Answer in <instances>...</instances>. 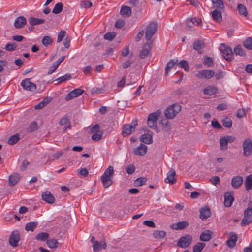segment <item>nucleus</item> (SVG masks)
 <instances>
[{
  "instance_id": "7",
  "label": "nucleus",
  "mask_w": 252,
  "mask_h": 252,
  "mask_svg": "<svg viewBox=\"0 0 252 252\" xmlns=\"http://www.w3.org/2000/svg\"><path fill=\"white\" fill-rule=\"evenodd\" d=\"M137 125V121H132L130 124L124 125L123 126L122 135L124 136L130 135L132 131L135 130Z\"/></svg>"
},
{
  "instance_id": "11",
  "label": "nucleus",
  "mask_w": 252,
  "mask_h": 252,
  "mask_svg": "<svg viewBox=\"0 0 252 252\" xmlns=\"http://www.w3.org/2000/svg\"><path fill=\"white\" fill-rule=\"evenodd\" d=\"M243 154L248 156L252 153V141L250 139H245L242 144Z\"/></svg>"
},
{
  "instance_id": "20",
  "label": "nucleus",
  "mask_w": 252,
  "mask_h": 252,
  "mask_svg": "<svg viewBox=\"0 0 252 252\" xmlns=\"http://www.w3.org/2000/svg\"><path fill=\"white\" fill-rule=\"evenodd\" d=\"M203 94L207 95H213L218 92L217 87L213 85H209L203 89Z\"/></svg>"
},
{
  "instance_id": "63",
  "label": "nucleus",
  "mask_w": 252,
  "mask_h": 252,
  "mask_svg": "<svg viewBox=\"0 0 252 252\" xmlns=\"http://www.w3.org/2000/svg\"><path fill=\"white\" fill-rule=\"evenodd\" d=\"M238 118H241L246 116V112L244 109H239L236 114Z\"/></svg>"
},
{
  "instance_id": "15",
  "label": "nucleus",
  "mask_w": 252,
  "mask_h": 252,
  "mask_svg": "<svg viewBox=\"0 0 252 252\" xmlns=\"http://www.w3.org/2000/svg\"><path fill=\"white\" fill-rule=\"evenodd\" d=\"M152 43L151 41L149 42L148 43H146L144 45V46L139 54V56L141 58L144 59L148 56V55L150 53V50L152 48Z\"/></svg>"
},
{
  "instance_id": "14",
  "label": "nucleus",
  "mask_w": 252,
  "mask_h": 252,
  "mask_svg": "<svg viewBox=\"0 0 252 252\" xmlns=\"http://www.w3.org/2000/svg\"><path fill=\"white\" fill-rule=\"evenodd\" d=\"M83 92L84 91L80 88L74 89L67 94L65 97V100L69 101L74 98L78 97L80 96Z\"/></svg>"
},
{
  "instance_id": "22",
  "label": "nucleus",
  "mask_w": 252,
  "mask_h": 252,
  "mask_svg": "<svg viewBox=\"0 0 252 252\" xmlns=\"http://www.w3.org/2000/svg\"><path fill=\"white\" fill-rule=\"evenodd\" d=\"M178 61V60L177 59H173L170 60L167 63L165 71V74H166V75H167L168 72L171 68H174L175 70L176 69V68L177 67Z\"/></svg>"
},
{
  "instance_id": "32",
  "label": "nucleus",
  "mask_w": 252,
  "mask_h": 252,
  "mask_svg": "<svg viewBox=\"0 0 252 252\" xmlns=\"http://www.w3.org/2000/svg\"><path fill=\"white\" fill-rule=\"evenodd\" d=\"M193 49L198 51V53L201 54L202 49L205 47V44L203 41L197 40L193 43Z\"/></svg>"
},
{
  "instance_id": "9",
  "label": "nucleus",
  "mask_w": 252,
  "mask_h": 252,
  "mask_svg": "<svg viewBox=\"0 0 252 252\" xmlns=\"http://www.w3.org/2000/svg\"><path fill=\"white\" fill-rule=\"evenodd\" d=\"M30 78H26L22 81L21 83V85L22 88L26 91H34L36 88V85L30 81Z\"/></svg>"
},
{
  "instance_id": "12",
  "label": "nucleus",
  "mask_w": 252,
  "mask_h": 252,
  "mask_svg": "<svg viewBox=\"0 0 252 252\" xmlns=\"http://www.w3.org/2000/svg\"><path fill=\"white\" fill-rule=\"evenodd\" d=\"M191 236L187 235L180 238L178 241V246L181 248H187L191 244Z\"/></svg>"
},
{
  "instance_id": "23",
  "label": "nucleus",
  "mask_w": 252,
  "mask_h": 252,
  "mask_svg": "<svg viewBox=\"0 0 252 252\" xmlns=\"http://www.w3.org/2000/svg\"><path fill=\"white\" fill-rule=\"evenodd\" d=\"M26 22V18L24 16H21L15 19L14 25L16 28L20 29L25 26Z\"/></svg>"
},
{
  "instance_id": "55",
  "label": "nucleus",
  "mask_w": 252,
  "mask_h": 252,
  "mask_svg": "<svg viewBox=\"0 0 252 252\" xmlns=\"http://www.w3.org/2000/svg\"><path fill=\"white\" fill-rule=\"evenodd\" d=\"M52 42V39L48 36H45L44 37L42 40V43L45 46H48L49 45H51Z\"/></svg>"
},
{
  "instance_id": "54",
  "label": "nucleus",
  "mask_w": 252,
  "mask_h": 252,
  "mask_svg": "<svg viewBox=\"0 0 252 252\" xmlns=\"http://www.w3.org/2000/svg\"><path fill=\"white\" fill-rule=\"evenodd\" d=\"M245 47L249 50H252V37H248L243 43Z\"/></svg>"
},
{
  "instance_id": "2",
  "label": "nucleus",
  "mask_w": 252,
  "mask_h": 252,
  "mask_svg": "<svg viewBox=\"0 0 252 252\" xmlns=\"http://www.w3.org/2000/svg\"><path fill=\"white\" fill-rule=\"evenodd\" d=\"M248 208L244 213V217L242 219L241 225L242 226H246L252 222V202L249 201Z\"/></svg>"
},
{
  "instance_id": "53",
  "label": "nucleus",
  "mask_w": 252,
  "mask_h": 252,
  "mask_svg": "<svg viewBox=\"0 0 252 252\" xmlns=\"http://www.w3.org/2000/svg\"><path fill=\"white\" fill-rule=\"evenodd\" d=\"M203 64L209 67L213 65V61L212 59L209 57H205L203 61Z\"/></svg>"
},
{
  "instance_id": "42",
  "label": "nucleus",
  "mask_w": 252,
  "mask_h": 252,
  "mask_svg": "<svg viewBox=\"0 0 252 252\" xmlns=\"http://www.w3.org/2000/svg\"><path fill=\"white\" fill-rule=\"evenodd\" d=\"M51 98H46L35 106V109H40L51 101Z\"/></svg>"
},
{
  "instance_id": "6",
  "label": "nucleus",
  "mask_w": 252,
  "mask_h": 252,
  "mask_svg": "<svg viewBox=\"0 0 252 252\" xmlns=\"http://www.w3.org/2000/svg\"><path fill=\"white\" fill-rule=\"evenodd\" d=\"M158 24L155 22H151L147 26L145 33V37L148 41H150L156 32Z\"/></svg>"
},
{
  "instance_id": "61",
  "label": "nucleus",
  "mask_w": 252,
  "mask_h": 252,
  "mask_svg": "<svg viewBox=\"0 0 252 252\" xmlns=\"http://www.w3.org/2000/svg\"><path fill=\"white\" fill-rule=\"evenodd\" d=\"M211 124L214 128L220 129L222 128L221 125L215 119L212 121Z\"/></svg>"
},
{
  "instance_id": "3",
  "label": "nucleus",
  "mask_w": 252,
  "mask_h": 252,
  "mask_svg": "<svg viewBox=\"0 0 252 252\" xmlns=\"http://www.w3.org/2000/svg\"><path fill=\"white\" fill-rule=\"evenodd\" d=\"M160 114V110H158L149 115L147 119V124L150 128L153 129H157V120L159 118Z\"/></svg>"
},
{
  "instance_id": "56",
  "label": "nucleus",
  "mask_w": 252,
  "mask_h": 252,
  "mask_svg": "<svg viewBox=\"0 0 252 252\" xmlns=\"http://www.w3.org/2000/svg\"><path fill=\"white\" fill-rule=\"evenodd\" d=\"M105 90L103 88L94 87L91 91L92 94H100L104 92Z\"/></svg>"
},
{
  "instance_id": "64",
  "label": "nucleus",
  "mask_w": 252,
  "mask_h": 252,
  "mask_svg": "<svg viewBox=\"0 0 252 252\" xmlns=\"http://www.w3.org/2000/svg\"><path fill=\"white\" fill-rule=\"evenodd\" d=\"M81 7L85 8H88L92 6V3L89 1H83L81 3Z\"/></svg>"
},
{
  "instance_id": "48",
  "label": "nucleus",
  "mask_w": 252,
  "mask_h": 252,
  "mask_svg": "<svg viewBox=\"0 0 252 252\" xmlns=\"http://www.w3.org/2000/svg\"><path fill=\"white\" fill-rule=\"evenodd\" d=\"M19 140V135L18 134H14L11 136L8 140V143L12 145L16 144Z\"/></svg>"
},
{
  "instance_id": "38",
  "label": "nucleus",
  "mask_w": 252,
  "mask_h": 252,
  "mask_svg": "<svg viewBox=\"0 0 252 252\" xmlns=\"http://www.w3.org/2000/svg\"><path fill=\"white\" fill-rule=\"evenodd\" d=\"M49 237V235L48 233L47 232H41L38 233L35 239L40 241H46L48 240V239Z\"/></svg>"
},
{
  "instance_id": "52",
  "label": "nucleus",
  "mask_w": 252,
  "mask_h": 252,
  "mask_svg": "<svg viewBox=\"0 0 252 252\" xmlns=\"http://www.w3.org/2000/svg\"><path fill=\"white\" fill-rule=\"evenodd\" d=\"M223 126L227 128H230L232 126V122L229 117H225L222 121Z\"/></svg>"
},
{
  "instance_id": "58",
  "label": "nucleus",
  "mask_w": 252,
  "mask_h": 252,
  "mask_svg": "<svg viewBox=\"0 0 252 252\" xmlns=\"http://www.w3.org/2000/svg\"><path fill=\"white\" fill-rule=\"evenodd\" d=\"M66 34V32L64 30H61L58 34V38L57 40V42L58 43L61 42Z\"/></svg>"
},
{
  "instance_id": "33",
  "label": "nucleus",
  "mask_w": 252,
  "mask_h": 252,
  "mask_svg": "<svg viewBox=\"0 0 252 252\" xmlns=\"http://www.w3.org/2000/svg\"><path fill=\"white\" fill-rule=\"evenodd\" d=\"M213 7L215 9L223 10L224 8V5L222 0H212Z\"/></svg>"
},
{
  "instance_id": "41",
  "label": "nucleus",
  "mask_w": 252,
  "mask_h": 252,
  "mask_svg": "<svg viewBox=\"0 0 252 252\" xmlns=\"http://www.w3.org/2000/svg\"><path fill=\"white\" fill-rule=\"evenodd\" d=\"M166 234V232L162 230H155L153 233V237L156 239L163 238Z\"/></svg>"
},
{
  "instance_id": "24",
  "label": "nucleus",
  "mask_w": 252,
  "mask_h": 252,
  "mask_svg": "<svg viewBox=\"0 0 252 252\" xmlns=\"http://www.w3.org/2000/svg\"><path fill=\"white\" fill-rule=\"evenodd\" d=\"M224 204L225 206L229 207L232 205L234 201V197L233 195L230 192H226L224 195Z\"/></svg>"
},
{
  "instance_id": "46",
  "label": "nucleus",
  "mask_w": 252,
  "mask_h": 252,
  "mask_svg": "<svg viewBox=\"0 0 252 252\" xmlns=\"http://www.w3.org/2000/svg\"><path fill=\"white\" fill-rule=\"evenodd\" d=\"M234 53L236 55H239L243 57L245 56L246 55L245 52L243 49L241 45H238L234 49Z\"/></svg>"
},
{
  "instance_id": "17",
  "label": "nucleus",
  "mask_w": 252,
  "mask_h": 252,
  "mask_svg": "<svg viewBox=\"0 0 252 252\" xmlns=\"http://www.w3.org/2000/svg\"><path fill=\"white\" fill-rule=\"evenodd\" d=\"M152 136L153 132L151 131H148L147 133H144L141 136L140 140L146 144H150L153 142Z\"/></svg>"
},
{
  "instance_id": "44",
  "label": "nucleus",
  "mask_w": 252,
  "mask_h": 252,
  "mask_svg": "<svg viewBox=\"0 0 252 252\" xmlns=\"http://www.w3.org/2000/svg\"><path fill=\"white\" fill-rule=\"evenodd\" d=\"M63 9V4L61 2L57 3L55 4L52 13L55 14H58L61 12Z\"/></svg>"
},
{
  "instance_id": "10",
  "label": "nucleus",
  "mask_w": 252,
  "mask_h": 252,
  "mask_svg": "<svg viewBox=\"0 0 252 252\" xmlns=\"http://www.w3.org/2000/svg\"><path fill=\"white\" fill-rule=\"evenodd\" d=\"M215 75V72L212 70H202L195 74V77L199 79H211Z\"/></svg>"
},
{
  "instance_id": "36",
  "label": "nucleus",
  "mask_w": 252,
  "mask_h": 252,
  "mask_svg": "<svg viewBox=\"0 0 252 252\" xmlns=\"http://www.w3.org/2000/svg\"><path fill=\"white\" fill-rule=\"evenodd\" d=\"M45 20L43 19H39L31 17L29 18V22L32 26H35L37 25L41 24L44 23Z\"/></svg>"
},
{
  "instance_id": "18",
  "label": "nucleus",
  "mask_w": 252,
  "mask_h": 252,
  "mask_svg": "<svg viewBox=\"0 0 252 252\" xmlns=\"http://www.w3.org/2000/svg\"><path fill=\"white\" fill-rule=\"evenodd\" d=\"M230 238L226 241L227 246L230 248H233L237 241V236L236 233L231 232L229 234Z\"/></svg>"
},
{
  "instance_id": "47",
  "label": "nucleus",
  "mask_w": 252,
  "mask_h": 252,
  "mask_svg": "<svg viewBox=\"0 0 252 252\" xmlns=\"http://www.w3.org/2000/svg\"><path fill=\"white\" fill-rule=\"evenodd\" d=\"M71 78V75L70 74H66L64 75L61 76L55 80L54 81L57 82V84H59L61 82L69 80Z\"/></svg>"
},
{
  "instance_id": "35",
  "label": "nucleus",
  "mask_w": 252,
  "mask_h": 252,
  "mask_svg": "<svg viewBox=\"0 0 252 252\" xmlns=\"http://www.w3.org/2000/svg\"><path fill=\"white\" fill-rule=\"evenodd\" d=\"M131 9L127 6H123L121 7L120 14L125 17H129L131 15Z\"/></svg>"
},
{
  "instance_id": "45",
  "label": "nucleus",
  "mask_w": 252,
  "mask_h": 252,
  "mask_svg": "<svg viewBox=\"0 0 252 252\" xmlns=\"http://www.w3.org/2000/svg\"><path fill=\"white\" fill-rule=\"evenodd\" d=\"M228 143L225 136L221 137L220 140V149L222 150H226L228 147Z\"/></svg>"
},
{
  "instance_id": "37",
  "label": "nucleus",
  "mask_w": 252,
  "mask_h": 252,
  "mask_svg": "<svg viewBox=\"0 0 252 252\" xmlns=\"http://www.w3.org/2000/svg\"><path fill=\"white\" fill-rule=\"evenodd\" d=\"M245 189L249 191L252 189V175H249L247 176L245 182Z\"/></svg>"
},
{
  "instance_id": "59",
  "label": "nucleus",
  "mask_w": 252,
  "mask_h": 252,
  "mask_svg": "<svg viewBox=\"0 0 252 252\" xmlns=\"http://www.w3.org/2000/svg\"><path fill=\"white\" fill-rule=\"evenodd\" d=\"M16 44L15 43H8L5 46V49L8 51H13L15 50Z\"/></svg>"
},
{
  "instance_id": "16",
  "label": "nucleus",
  "mask_w": 252,
  "mask_h": 252,
  "mask_svg": "<svg viewBox=\"0 0 252 252\" xmlns=\"http://www.w3.org/2000/svg\"><path fill=\"white\" fill-rule=\"evenodd\" d=\"M176 175L175 171L171 168L167 174V177L164 179V181L166 183L174 184L176 182L175 178Z\"/></svg>"
},
{
  "instance_id": "28",
  "label": "nucleus",
  "mask_w": 252,
  "mask_h": 252,
  "mask_svg": "<svg viewBox=\"0 0 252 252\" xmlns=\"http://www.w3.org/2000/svg\"><path fill=\"white\" fill-rule=\"evenodd\" d=\"M20 179V176L17 173H13L9 176L8 179V185L10 186L15 185Z\"/></svg>"
},
{
  "instance_id": "34",
  "label": "nucleus",
  "mask_w": 252,
  "mask_h": 252,
  "mask_svg": "<svg viewBox=\"0 0 252 252\" xmlns=\"http://www.w3.org/2000/svg\"><path fill=\"white\" fill-rule=\"evenodd\" d=\"M167 119H168L166 118V119L163 118L159 122V124L161 126L162 128L166 132H168L170 130V125L169 124V121Z\"/></svg>"
},
{
  "instance_id": "40",
  "label": "nucleus",
  "mask_w": 252,
  "mask_h": 252,
  "mask_svg": "<svg viewBox=\"0 0 252 252\" xmlns=\"http://www.w3.org/2000/svg\"><path fill=\"white\" fill-rule=\"evenodd\" d=\"M37 225V222H30L27 223L25 227V229L27 231H33Z\"/></svg>"
},
{
  "instance_id": "57",
  "label": "nucleus",
  "mask_w": 252,
  "mask_h": 252,
  "mask_svg": "<svg viewBox=\"0 0 252 252\" xmlns=\"http://www.w3.org/2000/svg\"><path fill=\"white\" fill-rule=\"evenodd\" d=\"M210 181L213 185L216 186L220 185V178L218 176H215L213 177L211 179H210Z\"/></svg>"
},
{
  "instance_id": "51",
  "label": "nucleus",
  "mask_w": 252,
  "mask_h": 252,
  "mask_svg": "<svg viewBox=\"0 0 252 252\" xmlns=\"http://www.w3.org/2000/svg\"><path fill=\"white\" fill-rule=\"evenodd\" d=\"M47 244L50 248H55L57 247L58 242L56 239H51L47 240Z\"/></svg>"
},
{
  "instance_id": "29",
  "label": "nucleus",
  "mask_w": 252,
  "mask_h": 252,
  "mask_svg": "<svg viewBox=\"0 0 252 252\" xmlns=\"http://www.w3.org/2000/svg\"><path fill=\"white\" fill-rule=\"evenodd\" d=\"M221 10L220 9H215L212 12V16L214 20L216 22H220L222 20Z\"/></svg>"
},
{
  "instance_id": "1",
  "label": "nucleus",
  "mask_w": 252,
  "mask_h": 252,
  "mask_svg": "<svg viewBox=\"0 0 252 252\" xmlns=\"http://www.w3.org/2000/svg\"><path fill=\"white\" fill-rule=\"evenodd\" d=\"M113 175L114 168L112 166H109L104 171L101 177L103 185L105 188H108L112 184Z\"/></svg>"
},
{
  "instance_id": "13",
  "label": "nucleus",
  "mask_w": 252,
  "mask_h": 252,
  "mask_svg": "<svg viewBox=\"0 0 252 252\" xmlns=\"http://www.w3.org/2000/svg\"><path fill=\"white\" fill-rule=\"evenodd\" d=\"M20 239V234L18 231H14L9 238V243L10 246L15 247L18 245Z\"/></svg>"
},
{
  "instance_id": "30",
  "label": "nucleus",
  "mask_w": 252,
  "mask_h": 252,
  "mask_svg": "<svg viewBox=\"0 0 252 252\" xmlns=\"http://www.w3.org/2000/svg\"><path fill=\"white\" fill-rule=\"evenodd\" d=\"M211 212L208 208H203L200 210V218L202 220H205L210 217Z\"/></svg>"
},
{
  "instance_id": "8",
  "label": "nucleus",
  "mask_w": 252,
  "mask_h": 252,
  "mask_svg": "<svg viewBox=\"0 0 252 252\" xmlns=\"http://www.w3.org/2000/svg\"><path fill=\"white\" fill-rule=\"evenodd\" d=\"M90 132L93 133L92 139L94 141H99L102 138L103 132L100 130V126L95 124L90 129Z\"/></svg>"
},
{
  "instance_id": "19",
  "label": "nucleus",
  "mask_w": 252,
  "mask_h": 252,
  "mask_svg": "<svg viewBox=\"0 0 252 252\" xmlns=\"http://www.w3.org/2000/svg\"><path fill=\"white\" fill-rule=\"evenodd\" d=\"M42 199L49 204H53L55 201L54 196L49 191H45L42 193Z\"/></svg>"
},
{
  "instance_id": "5",
  "label": "nucleus",
  "mask_w": 252,
  "mask_h": 252,
  "mask_svg": "<svg viewBox=\"0 0 252 252\" xmlns=\"http://www.w3.org/2000/svg\"><path fill=\"white\" fill-rule=\"evenodd\" d=\"M220 48L224 59L228 61L233 59V53L232 48L226 46L224 44H221Z\"/></svg>"
},
{
  "instance_id": "4",
  "label": "nucleus",
  "mask_w": 252,
  "mask_h": 252,
  "mask_svg": "<svg viewBox=\"0 0 252 252\" xmlns=\"http://www.w3.org/2000/svg\"><path fill=\"white\" fill-rule=\"evenodd\" d=\"M180 105L173 104L168 106L164 111V115L167 119H172L181 111Z\"/></svg>"
},
{
  "instance_id": "26",
  "label": "nucleus",
  "mask_w": 252,
  "mask_h": 252,
  "mask_svg": "<svg viewBox=\"0 0 252 252\" xmlns=\"http://www.w3.org/2000/svg\"><path fill=\"white\" fill-rule=\"evenodd\" d=\"M243 183V179L240 176L234 177L231 180V185L235 189L239 188Z\"/></svg>"
},
{
  "instance_id": "60",
  "label": "nucleus",
  "mask_w": 252,
  "mask_h": 252,
  "mask_svg": "<svg viewBox=\"0 0 252 252\" xmlns=\"http://www.w3.org/2000/svg\"><path fill=\"white\" fill-rule=\"evenodd\" d=\"M115 37V34L113 32H108L104 34V38L109 41L112 40Z\"/></svg>"
},
{
  "instance_id": "27",
  "label": "nucleus",
  "mask_w": 252,
  "mask_h": 252,
  "mask_svg": "<svg viewBox=\"0 0 252 252\" xmlns=\"http://www.w3.org/2000/svg\"><path fill=\"white\" fill-rule=\"evenodd\" d=\"M212 232L211 231L206 230L203 231L200 236V240L202 241H209L212 237Z\"/></svg>"
},
{
  "instance_id": "25",
  "label": "nucleus",
  "mask_w": 252,
  "mask_h": 252,
  "mask_svg": "<svg viewBox=\"0 0 252 252\" xmlns=\"http://www.w3.org/2000/svg\"><path fill=\"white\" fill-rule=\"evenodd\" d=\"M189 225L188 222L186 220L174 223L171 226V228L174 230H182L186 228Z\"/></svg>"
},
{
  "instance_id": "49",
  "label": "nucleus",
  "mask_w": 252,
  "mask_h": 252,
  "mask_svg": "<svg viewBox=\"0 0 252 252\" xmlns=\"http://www.w3.org/2000/svg\"><path fill=\"white\" fill-rule=\"evenodd\" d=\"M147 181V179L146 178L141 177L138 178L134 180V185L135 186H141L144 185Z\"/></svg>"
},
{
  "instance_id": "43",
  "label": "nucleus",
  "mask_w": 252,
  "mask_h": 252,
  "mask_svg": "<svg viewBox=\"0 0 252 252\" xmlns=\"http://www.w3.org/2000/svg\"><path fill=\"white\" fill-rule=\"evenodd\" d=\"M177 66L183 68L186 71H189V67L188 62L186 60H181L179 63H177Z\"/></svg>"
},
{
  "instance_id": "31",
  "label": "nucleus",
  "mask_w": 252,
  "mask_h": 252,
  "mask_svg": "<svg viewBox=\"0 0 252 252\" xmlns=\"http://www.w3.org/2000/svg\"><path fill=\"white\" fill-rule=\"evenodd\" d=\"M106 247V244L105 242L101 243L99 242L98 241H96L94 242L93 244V250L94 252H98L100 251L101 249H105Z\"/></svg>"
},
{
  "instance_id": "39",
  "label": "nucleus",
  "mask_w": 252,
  "mask_h": 252,
  "mask_svg": "<svg viewBox=\"0 0 252 252\" xmlns=\"http://www.w3.org/2000/svg\"><path fill=\"white\" fill-rule=\"evenodd\" d=\"M237 9L240 15L244 17H246L248 15L247 8L243 4H239L237 6Z\"/></svg>"
},
{
  "instance_id": "21",
  "label": "nucleus",
  "mask_w": 252,
  "mask_h": 252,
  "mask_svg": "<svg viewBox=\"0 0 252 252\" xmlns=\"http://www.w3.org/2000/svg\"><path fill=\"white\" fill-rule=\"evenodd\" d=\"M147 151V146L143 143H141L138 147L133 150V153L136 155L143 156L146 154Z\"/></svg>"
},
{
  "instance_id": "50",
  "label": "nucleus",
  "mask_w": 252,
  "mask_h": 252,
  "mask_svg": "<svg viewBox=\"0 0 252 252\" xmlns=\"http://www.w3.org/2000/svg\"><path fill=\"white\" fill-rule=\"evenodd\" d=\"M205 246V243L198 242L194 246L193 252H201Z\"/></svg>"
},
{
  "instance_id": "62",
  "label": "nucleus",
  "mask_w": 252,
  "mask_h": 252,
  "mask_svg": "<svg viewBox=\"0 0 252 252\" xmlns=\"http://www.w3.org/2000/svg\"><path fill=\"white\" fill-rule=\"evenodd\" d=\"M135 167L133 165L130 164L126 168V171L127 174H131L134 172Z\"/></svg>"
}]
</instances>
